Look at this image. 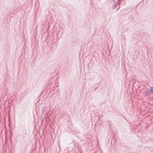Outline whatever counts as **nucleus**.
I'll return each mask as SVG.
<instances>
[{"label":"nucleus","mask_w":153,"mask_h":153,"mask_svg":"<svg viewBox=\"0 0 153 153\" xmlns=\"http://www.w3.org/2000/svg\"><path fill=\"white\" fill-rule=\"evenodd\" d=\"M150 91L152 94H153V87H151Z\"/></svg>","instance_id":"obj_1"},{"label":"nucleus","mask_w":153,"mask_h":153,"mask_svg":"<svg viewBox=\"0 0 153 153\" xmlns=\"http://www.w3.org/2000/svg\"><path fill=\"white\" fill-rule=\"evenodd\" d=\"M46 109V108L45 107H42V113H43L45 111Z\"/></svg>","instance_id":"obj_2"}]
</instances>
